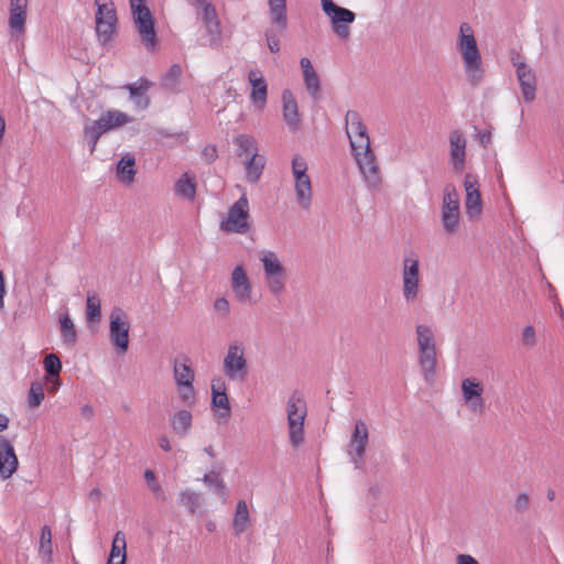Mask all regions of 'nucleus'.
I'll return each mask as SVG.
<instances>
[{
  "label": "nucleus",
  "instance_id": "6e6d98bb",
  "mask_svg": "<svg viewBox=\"0 0 564 564\" xmlns=\"http://www.w3.org/2000/svg\"><path fill=\"white\" fill-rule=\"evenodd\" d=\"M465 402L474 413H482L485 411V400L482 397H475V399L465 400Z\"/></svg>",
  "mask_w": 564,
  "mask_h": 564
},
{
  "label": "nucleus",
  "instance_id": "f257e3e1",
  "mask_svg": "<svg viewBox=\"0 0 564 564\" xmlns=\"http://www.w3.org/2000/svg\"><path fill=\"white\" fill-rule=\"evenodd\" d=\"M456 47L462 55L467 80L474 87L479 86L485 78V67L474 30L467 22L459 25Z\"/></svg>",
  "mask_w": 564,
  "mask_h": 564
},
{
  "label": "nucleus",
  "instance_id": "aec40b11",
  "mask_svg": "<svg viewBox=\"0 0 564 564\" xmlns=\"http://www.w3.org/2000/svg\"><path fill=\"white\" fill-rule=\"evenodd\" d=\"M18 468V457L13 445L0 435V477L8 479Z\"/></svg>",
  "mask_w": 564,
  "mask_h": 564
},
{
  "label": "nucleus",
  "instance_id": "13d9d810",
  "mask_svg": "<svg viewBox=\"0 0 564 564\" xmlns=\"http://www.w3.org/2000/svg\"><path fill=\"white\" fill-rule=\"evenodd\" d=\"M529 507V497L527 494H520L516 498L514 508L517 511H524Z\"/></svg>",
  "mask_w": 564,
  "mask_h": 564
},
{
  "label": "nucleus",
  "instance_id": "37998d69",
  "mask_svg": "<svg viewBox=\"0 0 564 564\" xmlns=\"http://www.w3.org/2000/svg\"><path fill=\"white\" fill-rule=\"evenodd\" d=\"M43 365L46 376L52 377L56 381V377H59L62 371V361L57 355L53 352L46 355Z\"/></svg>",
  "mask_w": 564,
  "mask_h": 564
},
{
  "label": "nucleus",
  "instance_id": "473e14b6",
  "mask_svg": "<svg viewBox=\"0 0 564 564\" xmlns=\"http://www.w3.org/2000/svg\"><path fill=\"white\" fill-rule=\"evenodd\" d=\"M52 530L48 525H44L41 530L39 555L43 564H52Z\"/></svg>",
  "mask_w": 564,
  "mask_h": 564
},
{
  "label": "nucleus",
  "instance_id": "bf43d9fd",
  "mask_svg": "<svg viewBox=\"0 0 564 564\" xmlns=\"http://www.w3.org/2000/svg\"><path fill=\"white\" fill-rule=\"evenodd\" d=\"M295 170H307V163L304 158L295 154L292 160V171Z\"/></svg>",
  "mask_w": 564,
  "mask_h": 564
},
{
  "label": "nucleus",
  "instance_id": "de8ad7c7",
  "mask_svg": "<svg viewBox=\"0 0 564 564\" xmlns=\"http://www.w3.org/2000/svg\"><path fill=\"white\" fill-rule=\"evenodd\" d=\"M100 300L97 295H88L86 304V318L88 322H96L100 318Z\"/></svg>",
  "mask_w": 564,
  "mask_h": 564
},
{
  "label": "nucleus",
  "instance_id": "9d476101",
  "mask_svg": "<svg viewBox=\"0 0 564 564\" xmlns=\"http://www.w3.org/2000/svg\"><path fill=\"white\" fill-rule=\"evenodd\" d=\"M224 372L231 381H245L248 377V364L241 344H230L224 358Z\"/></svg>",
  "mask_w": 564,
  "mask_h": 564
},
{
  "label": "nucleus",
  "instance_id": "49530a36",
  "mask_svg": "<svg viewBox=\"0 0 564 564\" xmlns=\"http://www.w3.org/2000/svg\"><path fill=\"white\" fill-rule=\"evenodd\" d=\"M44 400V389L41 382L34 381L31 383L29 395H28V404L30 408L39 406Z\"/></svg>",
  "mask_w": 564,
  "mask_h": 564
},
{
  "label": "nucleus",
  "instance_id": "6e6552de",
  "mask_svg": "<svg viewBox=\"0 0 564 564\" xmlns=\"http://www.w3.org/2000/svg\"><path fill=\"white\" fill-rule=\"evenodd\" d=\"M109 332L111 344L119 352H126L129 348L130 323L127 313L119 306H115L109 316Z\"/></svg>",
  "mask_w": 564,
  "mask_h": 564
},
{
  "label": "nucleus",
  "instance_id": "a18cd8bd",
  "mask_svg": "<svg viewBox=\"0 0 564 564\" xmlns=\"http://www.w3.org/2000/svg\"><path fill=\"white\" fill-rule=\"evenodd\" d=\"M180 503L186 507L191 513H195L200 507V496L191 490L182 491L180 495Z\"/></svg>",
  "mask_w": 564,
  "mask_h": 564
},
{
  "label": "nucleus",
  "instance_id": "052dcab7",
  "mask_svg": "<svg viewBox=\"0 0 564 564\" xmlns=\"http://www.w3.org/2000/svg\"><path fill=\"white\" fill-rule=\"evenodd\" d=\"M187 3L193 7L196 12L213 6L212 1L209 0H188Z\"/></svg>",
  "mask_w": 564,
  "mask_h": 564
},
{
  "label": "nucleus",
  "instance_id": "c756f323",
  "mask_svg": "<svg viewBox=\"0 0 564 564\" xmlns=\"http://www.w3.org/2000/svg\"><path fill=\"white\" fill-rule=\"evenodd\" d=\"M249 511L245 500H239L236 505V510L232 519V528L236 535H240L247 530L249 523Z\"/></svg>",
  "mask_w": 564,
  "mask_h": 564
},
{
  "label": "nucleus",
  "instance_id": "1a4fd4ad",
  "mask_svg": "<svg viewBox=\"0 0 564 564\" xmlns=\"http://www.w3.org/2000/svg\"><path fill=\"white\" fill-rule=\"evenodd\" d=\"M420 261L414 252L403 259L402 295L408 303L414 302L419 296Z\"/></svg>",
  "mask_w": 564,
  "mask_h": 564
},
{
  "label": "nucleus",
  "instance_id": "ea45409f",
  "mask_svg": "<svg viewBox=\"0 0 564 564\" xmlns=\"http://www.w3.org/2000/svg\"><path fill=\"white\" fill-rule=\"evenodd\" d=\"M118 21H104L100 18L96 19V33L98 40L106 44L110 41L116 32Z\"/></svg>",
  "mask_w": 564,
  "mask_h": 564
},
{
  "label": "nucleus",
  "instance_id": "5fc2aeb1",
  "mask_svg": "<svg viewBox=\"0 0 564 564\" xmlns=\"http://www.w3.org/2000/svg\"><path fill=\"white\" fill-rule=\"evenodd\" d=\"M521 341L527 347H533L536 341L535 329L532 325H528L523 328L521 334Z\"/></svg>",
  "mask_w": 564,
  "mask_h": 564
},
{
  "label": "nucleus",
  "instance_id": "c9c22d12",
  "mask_svg": "<svg viewBox=\"0 0 564 564\" xmlns=\"http://www.w3.org/2000/svg\"><path fill=\"white\" fill-rule=\"evenodd\" d=\"M174 379L177 386L193 383L195 379V375L193 369L188 364V358L184 357V362L181 364L178 360H175L174 364Z\"/></svg>",
  "mask_w": 564,
  "mask_h": 564
},
{
  "label": "nucleus",
  "instance_id": "3c124183",
  "mask_svg": "<svg viewBox=\"0 0 564 564\" xmlns=\"http://www.w3.org/2000/svg\"><path fill=\"white\" fill-rule=\"evenodd\" d=\"M177 387L182 402L186 405H192L195 401V389L193 383H186Z\"/></svg>",
  "mask_w": 564,
  "mask_h": 564
},
{
  "label": "nucleus",
  "instance_id": "72a5a7b5",
  "mask_svg": "<svg viewBox=\"0 0 564 564\" xmlns=\"http://www.w3.org/2000/svg\"><path fill=\"white\" fill-rule=\"evenodd\" d=\"M192 413L187 410L176 412L171 419L173 431L180 436H185L192 426Z\"/></svg>",
  "mask_w": 564,
  "mask_h": 564
},
{
  "label": "nucleus",
  "instance_id": "2f4dec72",
  "mask_svg": "<svg viewBox=\"0 0 564 564\" xmlns=\"http://www.w3.org/2000/svg\"><path fill=\"white\" fill-rule=\"evenodd\" d=\"M61 338L64 345L73 347L77 341V332L68 314L59 316Z\"/></svg>",
  "mask_w": 564,
  "mask_h": 564
},
{
  "label": "nucleus",
  "instance_id": "b1692460",
  "mask_svg": "<svg viewBox=\"0 0 564 564\" xmlns=\"http://www.w3.org/2000/svg\"><path fill=\"white\" fill-rule=\"evenodd\" d=\"M151 86L152 83L145 77H140L137 82L126 86L137 108L143 110L149 107L150 99L147 96V91Z\"/></svg>",
  "mask_w": 564,
  "mask_h": 564
},
{
  "label": "nucleus",
  "instance_id": "6ab92c4d",
  "mask_svg": "<svg viewBox=\"0 0 564 564\" xmlns=\"http://www.w3.org/2000/svg\"><path fill=\"white\" fill-rule=\"evenodd\" d=\"M300 65L303 72L304 86L314 101H318L322 97L321 78L314 69L312 62L307 57L300 59Z\"/></svg>",
  "mask_w": 564,
  "mask_h": 564
},
{
  "label": "nucleus",
  "instance_id": "a19ab883",
  "mask_svg": "<svg viewBox=\"0 0 564 564\" xmlns=\"http://www.w3.org/2000/svg\"><path fill=\"white\" fill-rule=\"evenodd\" d=\"M97 7L96 19L104 21H118L116 8L111 0H95Z\"/></svg>",
  "mask_w": 564,
  "mask_h": 564
},
{
  "label": "nucleus",
  "instance_id": "4be33fe9",
  "mask_svg": "<svg viewBox=\"0 0 564 564\" xmlns=\"http://www.w3.org/2000/svg\"><path fill=\"white\" fill-rule=\"evenodd\" d=\"M449 154L454 170L462 172L465 165L466 139L459 130L449 133Z\"/></svg>",
  "mask_w": 564,
  "mask_h": 564
},
{
  "label": "nucleus",
  "instance_id": "423d86ee",
  "mask_svg": "<svg viewBox=\"0 0 564 564\" xmlns=\"http://www.w3.org/2000/svg\"><path fill=\"white\" fill-rule=\"evenodd\" d=\"M268 9L271 23L275 29H267L264 36L270 52L278 53L280 51V39L278 33L284 32L288 28L286 0H268Z\"/></svg>",
  "mask_w": 564,
  "mask_h": 564
},
{
  "label": "nucleus",
  "instance_id": "e2e57ef3",
  "mask_svg": "<svg viewBox=\"0 0 564 564\" xmlns=\"http://www.w3.org/2000/svg\"><path fill=\"white\" fill-rule=\"evenodd\" d=\"M203 156L208 163H212L217 158V151L215 147H206L203 150Z\"/></svg>",
  "mask_w": 564,
  "mask_h": 564
},
{
  "label": "nucleus",
  "instance_id": "0e129e2a",
  "mask_svg": "<svg viewBox=\"0 0 564 564\" xmlns=\"http://www.w3.org/2000/svg\"><path fill=\"white\" fill-rule=\"evenodd\" d=\"M456 561L457 564H479L478 561L469 554H459Z\"/></svg>",
  "mask_w": 564,
  "mask_h": 564
},
{
  "label": "nucleus",
  "instance_id": "2eb2a0df",
  "mask_svg": "<svg viewBox=\"0 0 564 564\" xmlns=\"http://www.w3.org/2000/svg\"><path fill=\"white\" fill-rule=\"evenodd\" d=\"M352 152L366 183L371 187L378 186L381 181L379 166L370 144L368 148H359Z\"/></svg>",
  "mask_w": 564,
  "mask_h": 564
},
{
  "label": "nucleus",
  "instance_id": "79ce46f5",
  "mask_svg": "<svg viewBox=\"0 0 564 564\" xmlns=\"http://www.w3.org/2000/svg\"><path fill=\"white\" fill-rule=\"evenodd\" d=\"M416 335H417V346L419 349L425 348H436L434 334L432 329L426 325H417L416 326Z\"/></svg>",
  "mask_w": 564,
  "mask_h": 564
},
{
  "label": "nucleus",
  "instance_id": "0eeeda50",
  "mask_svg": "<svg viewBox=\"0 0 564 564\" xmlns=\"http://www.w3.org/2000/svg\"><path fill=\"white\" fill-rule=\"evenodd\" d=\"M248 218L249 203L246 195H242L229 207L226 219L220 223V229L226 232L246 234L250 229Z\"/></svg>",
  "mask_w": 564,
  "mask_h": 564
},
{
  "label": "nucleus",
  "instance_id": "c03bdc74",
  "mask_svg": "<svg viewBox=\"0 0 564 564\" xmlns=\"http://www.w3.org/2000/svg\"><path fill=\"white\" fill-rule=\"evenodd\" d=\"M462 391L465 400L475 399V397H482L484 388L480 382L473 379H464L462 382Z\"/></svg>",
  "mask_w": 564,
  "mask_h": 564
},
{
  "label": "nucleus",
  "instance_id": "5701e85b",
  "mask_svg": "<svg viewBox=\"0 0 564 564\" xmlns=\"http://www.w3.org/2000/svg\"><path fill=\"white\" fill-rule=\"evenodd\" d=\"M212 406L215 410H221L217 412L219 419H229L231 414L229 399L226 393L225 382L220 379L213 380L212 382Z\"/></svg>",
  "mask_w": 564,
  "mask_h": 564
},
{
  "label": "nucleus",
  "instance_id": "603ef678",
  "mask_svg": "<svg viewBox=\"0 0 564 564\" xmlns=\"http://www.w3.org/2000/svg\"><path fill=\"white\" fill-rule=\"evenodd\" d=\"M232 290H234L236 297L239 302L251 303V284H250V282L246 283L243 285L235 286V288H232Z\"/></svg>",
  "mask_w": 564,
  "mask_h": 564
},
{
  "label": "nucleus",
  "instance_id": "e433bc0d",
  "mask_svg": "<svg viewBox=\"0 0 564 564\" xmlns=\"http://www.w3.org/2000/svg\"><path fill=\"white\" fill-rule=\"evenodd\" d=\"M102 122L108 127V131L119 128L132 121V118L119 110H108L101 115Z\"/></svg>",
  "mask_w": 564,
  "mask_h": 564
},
{
  "label": "nucleus",
  "instance_id": "a211bd4d",
  "mask_svg": "<svg viewBox=\"0 0 564 564\" xmlns=\"http://www.w3.org/2000/svg\"><path fill=\"white\" fill-rule=\"evenodd\" d=\"M464 186L466 192L465 208L469 219H474L481 214L482 202L478 188V181L476 176L470 173L465 175Z\"/></svg>",
  "mask_w": 564,
  "mask_h": 564
},
{
  "label": "nucleus",
  "instance_id": "f8f14e48",
  "mask_svg": "<svg viewBox=\"0 0 564 564\" xmlns=\"http://www.w3.org/2000/svg\"><path fill=\"white\" fill-rule=\"evenodd\" d=\"M196 18L205 29L204 41L200 42V45L212 48L219 47L221 45V26L216 7L213 4L204 10L197 11Z\"/></svg>",
  "mask_w": 564,
  "mask_h": 564
},
{
  "label": "nucleus",
  "instance_id": "338daca9",
  "mask_svg": "<svg viewBox=\"0 0 564 564\" xmlns=\"http://www.w3.org/2000/svg\"><path fill=\"white\" fill-rule=\"evenodd\" d=\"M4 294H6V288H4V275L2 271L0 270V308L4 306Z\"/></svg>",
  "mask_w": 564,
  "mask_h": 564
},
{
  "label": "nucleus",
  "instance_id": "f3484780",
  "mask_svg": "<svg viewBox=\"0 0 564 564\" xmlns=\"http://www.w3.org/2000/svg\"><path fill=\"white\" fill-rule=\"evenodd\" d=\"M29 0H10L8 25L12 36L25 33Z\"/></svg>",
  "mask_w": 564,
  "mask_h": 564
},
{
  "label": "nucleus",
  "instance_id": "393cba45",
  "mask_svg": "<svg viewBox=\"0 0 564 564\" xmlns=\"http://www.w3.org/2000/svg\"><path fill=\"white\" fill-rule=\"evenodd\" d=\"M436 348L419 349V365L424 380L431 383L436 373Z\"/></svg>",
  "mask_w": 564,
  "mask_h": 564
},
{
  "label": "nucleus",
  "instance_id": "f704fd0d",
  "mask_svg": "<svg viewBox=\"0 0 564 564\" xmlns=\"http://www.w3.org/2000/svg\"><path fill=\"white\" fill-rule=\"evenodd\" d=\"M108 560L126 562L127 561V542L122 531H117L111 543Z\"/></svg>",
  "mask_w": 564,
  "mask_h": 564
},
{
  "label": "nucleus",
  "instance_id": "39448f33",
  "mask_svg": "<svg viewBox=\"0 0 564 564\" xmlns=\"http://www.w3.org/2000/svg\"><path fill=\"white\" fill-rule=\"evenodd\" d=\"M260 261L263 265L265 284L274 297H280L286 285V270L273 251H263Z\"/></svg>",
  "mask_w": 564,
  "mask_h": 564
},
{
  "label": "nucleus",
  "instance_id": "412c9836",
  "mask_svg": "<svg viewBox=\"0 0 564 564\" xmlns=\"http://www.w3.org/2000/svg\"><path fill=\"white\" fill-rule=\"evenodd\" d=\"M248 80L251 84L250 100L258 107L263 108L267 102L268 84L260 69H251L248 73Z\"/></svg>",
  "mask_w": 564,
  "mask_h": 564
},
{
  "label": "nucleus",
  "instance_id": "f03ea898",
  "mask_svg": "<svg viewBox=\"0 0 564 564\" xmlns=\"http://www.w3.org/2000/svg\"><path fill=\"white\" fill-rule=\"evenodd\" d=\"M306 413L305 401L297 391H294L286 403L289 438L294 448H297L304 442Z\"/></svg>",
  "mask_w": 564,
  "mask_h": 564
},
{
  "label": "nucleus",
  "instance_id": "7c9ffc66",
  "mask_svg": "<svg viewBox=\"0 0 564 564\" xmlns=\"http://www.w3.org/2000/svg\"><path fill=\"white\" fill-rule=\"evenodd\" d=\"M234 143L237 145V155L246 159L258 153V145L256 139L250 134H238L234 138Z\"/></svg>",
  "mask_w": 564,
  "mask_h": 564
},
{
  "label": "nucleus",
  "instance_id": "ddd939ff",
  "mask_svg": "<svg viewBox=\"0 0 564 564\" xmlns=\"http://www.w3.org/2000/svg\"><path fill=\"white\" fill-rule=\"evenodd\" d=\"M511 63L516 67L517 78L521 87L523 98L527 102L535 99L536 77L534 70L528 66L519 53H511Z\"/></svg>",
  "mask_w": 564,
  "mask_h": 564
},
{
  "label": "nucleus",
  "instance_id": "69168bd1",
  "mask_svg": "<svg viewBox=\"0 0 564 564\" xmlns=\"http://www.w3.org/2000/svg\"><path fill=\"white\" fill-rule=\"evenodd\" d=\"M203 481L205 484H215L216 488L219 489V490H223L224 489V484H223V480H219L218 478H213L212 476L209 475H205L204 478H203Z\"/></svg>",
  "mask_w": 564,
  "mask_h": 564
},
{
  "label": "nucleus",
  "instance_id": "680f3d73",
  "mask_svg": "<svg viewBox=\"0 0 564 564\" xmlns=\"http://www.w3.org/2000/svg\"><path fill=\"white\" fill-rule=\"evenodd\" d=\"M45 386L48 392L54 393L61 386L59 377H56V381L52 379V377H45Z\"/></svg>",
  "mask_w": 564,
  "mask_h": 564
},
{
  "label": "nucleus",
  "instance_id": "7ed1b4c3",
  "mask_svg": "<svg viewBox=\"0 0 564 564\" xmlns=\"http://www.w3.org/2000/svg\"><path fill=\"white\" fill-rule=\"evenodd\" d=\"M129 3L142 44L148 51H155L158 36L150 9L147 7L144 0H129Z\"/></svg>",
  "mask_w": 564,
  "mask_h": 564
},
{
  "label": "nucleus",
  "instance_id": "4468645a",
  "mask_svg": "<svg viewBox=\"0 0 564 564\" xmlns=\"http://www.w3.org/2000/svg\"><path fill=\"white\" fill-rule=\"evenodd\" d=\"M368 441L369 431L366 423L362 420H357L348 444V454L357 469L362 467Z\"/></svg>",
  "mask_w": 564,
  "mask_h": 564
},
{
  "label": "nucleus",
  "instance_id": "c85d7f7f",
  "mask_svg": "<svg viewBox=\"0 0 564 564\" xmlns=\"http://www.w3.org/2000/svg\"><path fill=\"white\" fill-rule=\"evenodd\" d=\"M134 165L135 159L133 155L129 153L123 155L117 164V177L123 183H132L137 174Z\"/></svg>",
  "mask_w": 564,
  "mask_h": 564
},
{
  "label": "nucleus",
  "instance_id": "dca6fc26",
  "mask_svg": "<svg viewBox=\"0 0 564 564\" xmlns=\"http://www.w3.org/2000/svg\"><path fill=\"white\" fill-rule=\"evenodd\" d=\"M346 131L352 150L368 148L370 144L367 127L364 124L360 115L355 110H348L345 116Z\"/></svg>",
  "mask_w": 564,
  "mask_h": 564
},
{
  "label": "nucleus",
  "instance_id": "58836bf2",
  "mask_svg": "<svg viewBox=\"0 0 564 564\" xmlns=\"http://www.w3.org/2000/svg\"><path fill=\"white\" fill-rule=\"evenodd\" d=\"M182 68L178 64H173L166 74L162 77L161 85L164 89L176 93L181 83Z\"/></svg>",
  "mask_w": 564,
  "mask_h": 564
},
{
  "label": "nucleus",
  "instance_id": "8fccbe9b",
  "mask_svg": "<svg viewBox=\"0 0 564 564\" xmlns=\"http://www.w3.org/2000/svg\"><path fill=\"white\" fill-rule=\"evenodd\" d=\"M108 127L109 126H105V123L102 122V119L100 117L98 120H95L91 123L86 124L84 127V135H94V139L95 138L100 139V137L104 133L108 132Z\"/></svg>",
  "mask_w": 564,
  "mask_h": 564
},
{
  "label": "nucleus",
  "instance_id": "4d7b16f0",
  "mask_svg": "<svg viewBox=\"0 0 564 564\" xmlns=\"http://www.w3.org/2000/svg\"><path fill=\"white\" fill-rule=\"evenodd\" d=\"M214 308L217 313L223 316H227L230 313V304L226 297H219L214 302Z\"/></svg>",
  "mask_w": 564,
  "mask_h": 564
},
{
  "label": "nucleus",
  "instance_id": "cd10ccee",
  "mask_svg": "<svg viewBox=\"0 0 564 564\" xmlns=\"http://www.w3.org/2000/svg\"><path fill=\"white\" fill-rule=\"evenodd\" d=\"M264 165H265L264 156H262L258 153H253V155L246 159L245 170H246V177H247L248 182L257 183L262 175Z\"/></svg>",
  "mask_w": 564,
  "mask_h": 564
},
{
  "label": "nucleus",
  "instance_id": "20e7f679",
  "mask_svg": "<svg viewBox=\"0 0 564 564\" xmlns=\"http://www.w3.org/2000/svg\"><path fill=\"white\" fill-rule=\"evenodd\" d=\"M321 8L329 19L333 33L340 41H347L350 37V25L356 20V13L336 4L334 0H321Z\"/></svg>",
  "mask_w": 564,
  "mask_h": 564
},
{
  "label": "nucleus",
  "instance_id": "9b49d317",
  "mask_svg": "<svg viewBox=\"0 0 564 564\" xmlns=\"http://www.w3.org/2000/svg\"><path fill=\"white\" fill-rule=\"evenodd\" d=\"M441 218L447 234L456 232L459 221V195L452 184L446 185L444 189Z\"/></svg>",
  "mask_w": 564,
  "mask_h": 564
},
{
  "label": "nucleus",
  "instance_id": "864d4df0",
  "mask_svg": "<svg viewBox=\"0 0 564 564\" xmlns=\"http://www.w3.org/2000/svg\"><path fill=\"white\" fill-rule=\"evenodd\" d=\"M249 279L241 265H238L234 269L231 273V285L232 288L238 285H243L246 283H249Z\"/></svg>",
  "mask_w": 564,
  "mask_h": 564
},
{
  "label": "nucleus",
  "instance_id": "bb28decb",
  "mask_svg": "<svg viewBox=\"0 0 564 564\" xmlns=\"http://www.w3.org/2000/svg\"><path fill=\"white\" fill-rule=\"evenodd\" d=\"M294 191L296 195V202L299 205L305 209L308 210L312 206V198H313V192H312V183L311 178H304V180H295L294 181Z\"/></svg>",
  "mask_w": 564,
  "mask_h": 564
},
{
  "label": "nucleus",
  "instance_id": "4c0bfd02",
  "mask_svg": "<svg viewBox=\"0 0 564 564\" xmlns=\"http://www.w3.org/2000/svg\"><path fill=\"white\" fill-rule=\"evenodd\" d=\"M175 192L177 195L186 199H194L196 194V183L191 178L187 173H184L175 184Z\"/></svg>",
  "mask_w": 564,
  "mask_h": 564
},
{
  "label": "nucleus",
  "instance_id": "a878e982",
  "mask_svg": "<svg viewBox=\"0 0 564 564\" xmlns=\"http://www.w3.org/2000/svg\"><path fill=\"white\" fill-rule=\"evenodd\" d=\"M283 101V118L291 130L299 128V109L297 102L293 97L292 93L288 89L282 93Z\"/></svg>",
  "mask_w": 564,
  "mask_h": 564
},
{
  "label": "nucleus",
  "instance_id": "774afa93",
  "mask_svg": "<svg viewBox=\"0 0 564 564\" xmlns=\"http://www.w3.org/2000/svg\"><path fill=\"white\" fill-rule=\"evenodd\" d=\"M159 446L164 452H170L171 451L170 440L165 435L160 436V438H159Z\"/></svg>",
  "mask_w": 564,
  "mask_h": 564
},
{
  "label": "nucleus",
  "instance_id": "09e8293b",
  "mask_svg": "<svg viewBox=\"0 0 564 564\" xmlns=\"http://www.w3.org/2000/svg\"><path fill=\"white\" fill-rule=\"evenodd\" d=\"M144 479L156 499H165L164 491L156 480L155 474L151 469H147L144 471Z\"/></svg>",
  "mask_w": 564,
  "mask_h": 564
}]
</instances>
